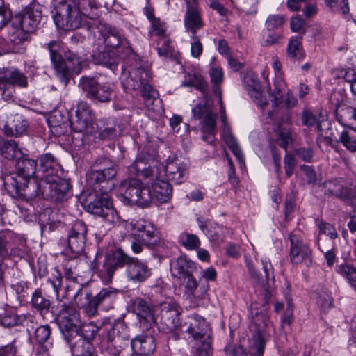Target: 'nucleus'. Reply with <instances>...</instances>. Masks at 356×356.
I'll list each match as a JSON object with an SVG mask.
<instances>
[{"mask_svg":"<svg viewBox=\"0 0 356 356\" xmlns=\"http://www.w3.org/2000/svg\"><path fill=\"white\" fill-rule=\"evenodd\" d=\"M116 173V166L106 158L97 160L87 173L88 183L95 193L86 198L84 207L88 212L102 218L110 227L116 225L120 219L108 195L115 187Z\"/></svg>","mask_w":356,"mask_h":356,"instance_id":"nucleus-1","label":"nucleus"},{"mask_svg":"<svg viewBox=\"0 0 356 356\" xmlns=\"http://www.w3.org/2000/svg\"><path fill=\"white\" fill-rule=\"evenodd\" d=\"M15 172L6 175L3 178L6 191L14 198L33 197V183H30V179L36 173V161L20 156L15 161Z\"/></svg>","mask_w":356,"mask_h":356,"instance_id":"nucleus-2","label":"nucleus"},{"mask_svg":"<svg viewBox=\"0 0 356 356\" xmlns=\"http://www.w3.org/2000/svg\"><path fill=\"white\" fill-rule=\"evenodd\" d=\"M121 79L127 92L140 89L146 107L154 112L162 111V101L157 97V92L149 83L151 76L147 68L136 63L131 66L127 76L125 72L123 73Z\"/></svg>","mask_w":356,"mask_h":356,"instance_id":"nucleus-3","label":"nucleus"},{"mask_svg":"<svg viewBox=\"0 0 356 356\" xmlns=\"http://www.w3.org/2000/svg\"><path fill=\"white\" fill-rule=\"evenodd\" d=\"M181 329L192 344L191 356H211L212 330L204 317L193 314L187 318Z\"/></svg>","mask_w":356,"mask_h":356,"instance_id":"nucleus-4","label":"nucleus"},{"mask_svg":"<svg viewBox=\"0 0 356 356\" xmlns=\"http://www.w3.org/2000/svg\"><path fill=\"white\" fill-rule=\"evenodd\" d=\"M45 46L49 51L51 61L58 78L66 86L72 72L79 74L81 72L82 59L71 51L65 49L59 42L51 41Z\"/></svg>","mask_w":356,"mask_h":356,"instance_id":"nucleus-5","label":"nucleus"},{"mask_svg":"<svg viewBox=\"0 0 356 356\" xmlns=\"http://www.w3.org/2000/svg\"><path fill=\"white\" fill-rule=\"evenodd\" d=\"M126 229L133 239L131 248L135 254L142 252L143 245L153 248L160 243V236L155 226L143 219L132 220L126 223Z\"/></svg>","mask_w":356,"mask_h":356,"instance_id":"nucleus-6","label":"nucleus"},{"mask_svg":"<svg viewBox=\"0 0 356 356\" xmlns=\"http://www.w3.org/2000/svg\"><path fill=\"white\" fill-rule=\"evenodd\" d=\"M53 17L56 26L65 31L87 26V17L80 11L74 0L56 1V12H53Z\"/></svg>","mask_w":356,"mask_h":356,"instance_id":"nucleus-7","label":"nucleus"},{"mask_svg":"<svg viewBox=\"0 0 356 356\" xmlns=\"http://www.w3.org/2000/svg\"><path fill=\"white\" fill-rule=\"evenodd\" d=\"M119 198L125 204H136L140 207H148L152 201L149 187L138 179H127L119 186Z\"/></svg>","mask_w":356,"mask_h":356,"instance_id":"nucleus-8","label":"nucleus"},{"mask_svg":"<svg viewBox=\"0 0 356 356\" xmlns=\"http://www.w3.org/2000/svg\"><path fill=\"white\" fill-rule=\"evenodd\" d=\"M33 188V196L41 195L44 199L58 203L67 200L70 184L67 180L59 175L48 177L38 182L34 181Z\"/></svg>","mask_w":356,"mask_h":356,"instance_id":"nucleus-9","label":"nucleus"},{"mask_svg":"<svg viewBox=\"0 0 356 356\" xmlns=\"http://www.w3.org/2000/svg\"><path fill=\"white\" fill-rule=\"evenodd\" d=\"M30 250L26 239L10 229L0 231V258L6 259L26 258Z\"/></svg>","mask_w":356,"mask_h":356,"instance_id":"nucleus-10","label":"nucleus"},{"mask_svg":"<svg viewBox=\"0 0 356 356\" xmlns=\"http://www.w3.org/2000/svg\"><path fill=\"white\" fill-rule=\"evenodd\" d=\"M104 327L93 322L82 323L79 330V337L73 341L70 348L73 356H97L92 342L97 333L103 332Z\"/></svg>","mask_w":356,"mask_h":356,"instance_id":"nucleus-11","label":"nucleus"},{"mask_svg":"<svg viewBox=\"0 0 356 356\" xmlns=\"http://www.w3.org/2000/svg\"><path fill=\"white\" fill-rule=\"evenodd\" d=\"M57 321L64 339L71 346L73 341L79 337V330L81 325L79 312L64 303L61 305Z\"/></svg>","mask_w":356,"mask_h":356,"instance_id":"nucleus-12","label":"nucleus"},{"mask_svg":"<svg viewBox=\"0 0 356 356\" xmlns=\"http://www.w3.org/2000/svg\"><path fill=\"white\" fill-rule=\"evenodd\" d=\"M103 336L107 340L106 351L111 356H119L129 341L127 328L122 323L105 324Z\"/></svg>","mask_w":356,"mask_h":356,"instance_id":"nucleus-13","label":"nucleus"},{"mask_svg":"<svg viewBox=\"0 0 356 356\" xmlns=\"http://www.w3.org/2000/svg\"><path fill=\"white\" fill-rule=\"evenodd\" d=\"M251 318L254 334L250 353L252 356H263L266 345V330L268 323V314L266 312L252 307Z\"/></svg>","mask_w":356,"mask_h":356,"instance_id":"nucleus-14","label":"nucleus"},{"mask_svg":"<svg viewBox=\"0 0 356 356\" xmlns=\"http://www.w3.org/2000/svg\"><path fill=\"white\" fill-rule=\"evenodd\" d=\"M15 86L26 88L27 76L15 68L0 70V94L6 101L11 100L15 93Z\"/></svg>","mask_w":356,"mask_h":356,"instance_id":"nucleus-15","label":"nucleus"},{"mask_svg":"<svg viewBox=\"0 0 356 356\" xmlns=\"http://www.w3.org/2000/svg\"><path fill=\"white\" fill-rule=\"evenodd\" d=\"M131 259L121 248L110 251L106 254L102 266L99 269L100 277L104 282L110 283L115 272L124 266L127 267Z\"/></svg>","mask_w":356,"mask_h":356,"instance_id":"nucleus-16","label":"nucleus"},{"mask_svg":"<svg viewBox=\"0 0 356 356\" xmlns=\"http://www.w3.org/2000/svg\"><path fill=\"white\" fill-rule=\"evenodd\" d=\"M131 259L121 248L110 251L106 254L102 266L99 269L100 277L104 282L110 283L115 272L124 266L127 267Z\"/></svg>","mask_w":356,"mask_h":356,"instance_id":"nucleus-17","label":"nucleus"},{"mask_svg":"<svg viewBox=\"0 0 356 356\" xmlns=\"http://www.w3.org/2000/svg\"><path fill=\"white\" fill-rule=\"evenodd\" d=\"M42 19V10L35 3H31L12 19L13 26L22 27L27 32L33 33Z\"/></svg>","mask_w":356,"mask_h":356,"instance_id":"nucleus-18","label":"nucleus"},{"mask_svg":"<svg viewBox=\"0 0 356 356\" xmlns=\"http://www.w3.org/2000/svg\"><path fill=\"white\" fill-rule=\"evenodd\" d=\"M291 243L290 260L293 264H299L305 263L309 266L312 263V250L309 246L302 240L298 232H293L289 234Z\"/></svg>","mask_w":356,"mask_h":356,"instance_id":"nucleus-19","label":"nucleus"},{"mask_svg":"<svg viewBox=\"0 0 356 356\" xmlns=\"http://www.w3.org/2000/svg\"><path fill=\"white\" fill-rule=\"evenodd\" d=\"M87 232V227L82 220H76L69 230L67 245L75 256H81L84 252Z\"/></svg>","mask_w":356,"mask_h":356,"instance_id":"nucleus-20","label":"nucleus"},{"mask_svg":"<svg viewBox=\"0 0 356 356\" xmlns=\"http://www.w3.org/2000/svg\"><path fill=\"white\" fill-rule=\"evenodd\" d=\"M204 98L203 104H198L192 109L193 117L195 120H202V131L213 134L216 129V114L212 111L208 95Z\"/></svg>","mask_w":356,"mask_h":356,"instance_id":"nucleus-21","label":"nucleus"},{"mask_svg":"<svg viewBox=\"0 0 356 356\" xmlns=\"http://www.w3.org/2000/svg\"><path fill=\"white\" fill-rule=\"evenodd\" d=\"M165 172L164 175L168 181H171L175 184H181L184 182L188 174V167L186 163L181 159L175 157L168 159L163 169L161 170V174Z\"/></svg>","mask_w":356,"mask_h":356,"instance_id":"nucleus-22","label":"nucleus"},{"mask_svg":"<svg viewBox=\"0 0 356 356\" xmlns=\"http://www.w3.org/2000/svg\"><path fill=\"white\" fill-rule=\"evenodd\" d=\"M161 324L168 332L174 331L181 325L179 316L181 307L175 302H164L161 304Z\"/></svg>","mask_w":356,"mask_h":356,"instance_id":"nucleus-23","label":"nucleus"},{"mask_svg":"<svg viewBox=\"0 0 356 356\" xmlns=\"http://www.w3.org/2000/svg\"><path fill=\"white\" fill-rule=\"evenodd\" d=\"M152 165L145 158L138 157L130 166V171L135 174L139 178L152 179L161 177V170L163 169V165L161 163H154Z\"/></svg>","mask_w":356,"mask_h":356,"instance_id":"nucleus-24","label":"nucleus"},{"mask_svg":"<svg viewBox=\"0 0 356 356\" xmlns=\"http://www.w3.org/2000/svg\"><path fill=\"white\" fill-rule=\"evenodd\" d=\"M92 111L89 104L80 102L76 106L74 118L70 121V127L75 132L82 133L86 131L92 120Z\"/></svg>","mask_w":356,"mask_h":356,"instance_id":"nucleus-25","label":"nucleus"},{"mask_svg":"<svg viewBox=\"0 0 356 356\" xmlns=\"http://www.w3.org/2000/svg\"><path fill=\"white\" fill-rule=\"evenodd\" d=\"M132 309L138 318L141 325L148 328L152 323H156L153 307L145 300L136 298L133 300Z\"/></svg>","mask_w":356,"mask_h":356,"instance_id":"nucleus-26","label":"nucleus"},{"mask_svg":"<svg viewBox=\"0 0 356 356\" xmlns=\"http://www.w3.org/2000/svg\"><path fill=\"white\" fill-rule=\"evenodd\" d=\"M151 269L147 264L132 257L126 268V275L133 282H143L151 276Z\"/></svg>","mask_w":356,"mask_h":356,"instance_id":"nucleus-27","label":"nucleus"},{"mask_svg":"<svg viewBox=\"0 0 356 356\" xmlns=\"http://www.w3.org/2000/svg\"><path fill=\"white\" fill-rule=\"evenodd\" d=\"M10 117L4 126V133L8 136H21L29 127V122L24 116L19 113H13L9 109Z\"/></svg>","mask_w":356,"mask_h":356,"instance_id":"nucleus-28","label":"nucleus"},{"mask_svg":"<svg viewBox=\"0 0 356 356\" xmlns=\"http://www.w3.org/2000/svg\"><path fill=\"white\" fill-rule=\"evenodd\" d=\"M40 168L38 173L37 178H40V180L46 179V178L51 177L53 176H59L60 165L58 163L56 157L50 154L46 153L40 156Z\"/></svg>","mask_w":356,"mask_h":356,"instance_id":"nucleus-29","label":"nucleus"},{"mask_svg":"<svg viewBox=\"0 0 356 356\" xmlns=\"http://www.w3.org/2000/svg\"><path fill=\"white\" fill-rule=\"evenodd\" d=\"M195 270V264L185 256L179 257L170 261L172 275L180 280H185L187 277L193 275Z\"/></svg>","mask_w":356,"mask_h":356,"instance_id":"nucleus-30","label":"nucleus"},{"mask_svg":"<svg viewBox=\"0 0 356 356\" xmlns=\"http://www.w3.org/2000/svg\"><path fill=\"white\" fill-rule=\"evenodd\" d=\"M131 348L135 354L147 356L154 352L156 348L154 337L151 334H141L131 340Z\"/></svg>","mask_w":356,"mask_h":356,"instance_id":"nucleus-31","label":"nucleus"},{"mask_svg":"<svg viewBox=\"0 0 356 356\" xmlns=\"http://www.w3.org/2000/svg\"><path fill=\"white\" fill-rule=\"evenodd\" d=\"M102 36L106 47L121 49L126 55H129L133 52L128 41L123 38L115 29L110 28Z\"/></svg>","mask_w":356,"mask_h":356,"instance_id":"nucleus-32","label":"nucleus"},{"mask_svg":"<svg viewBox=\"0 0 356 356\" xmlns=\"http://www.w3.org/2000/svg\"><path fill=\"white\" fill-rule=\"evenodd\" d=\"M243 83L249 95L252 100L260 107L263 108L266 104V99L263 95L259 81L254 74H248L243 78Z\"/></svg>","mask_w":356,"mask_h":356,"instance_id":"nucleus-33","label":"nucleus"},{"mask_svg":"<svg viewBox=\"0 0 356 356\" xmlns=\"http://www.w3.org/2000/svg\"><path fill=\"white\" fill-rule=\"evenodd\" d=\"M261 263L263 266V270L265 273L264 276L259 275L256 271L252 261H247V267L249 273L251 275L252 278L254 280L256 284L264 287L266 290L265 287L269 282L270 275H272V277L273 278V270L271 264L267 259L261 260Z\"/></svg>","mask_w":356,"mask_h":356,"instance_id":"nucleus-34","label":"nucleus"},{"mask_svg":"<svg viewBox=\"0 0 356 356\" xmlns=\"http://www.w3.org/2000/svg\"><path fill=\"white\" fill-rule=\"evenodd\" d=\"M163 177V175H161V177L154 178L152 187L157 200L161 203H165L172 197V186L168 181L164 180Z\"/></svg>","mask_w":356,"mask_h":356,"instance_id":"nucleus-35","label":"nucleus"},{"mask_svg":"<svg viewBox=\"0 0 356 356\" xmlns=\"http://www.w3.org/2000/svg\"><path fill=\"white\" fill-rule=\"evenodd\" d=\"M48 123L51 131L57 136L65 134L69 127V118L63 115L60 111H54L49 120Z\"/></svg>","mask_w":356,"mask_h":356,"instance_id":"nucleus-36","label":"nucleus"},{"mask_svg":"<svg viewBox=\"0 0 356 356\" xmlns=\"http://www.w3.org/2000/svg\"><path fill=\"white\" fill-rule=\"evenodd\" d=\"M95 60L99 65H102L112 71L115 72L120 61L114 49H105L95 55Z\"/></svg>","mask_w":356,"mask_h":356,"instance_id":"nucleus-37","label":"nucleus"},{"mask_svg":"<svg viewBox=\"0 0 356 356\" xmlns=\"http://www.w3.org/2000/svg\"><path fill=\"white\" fill-rule=\"evenodd\" d=\"M122 126L115 120H109L102 127H99L97 138L102 140H111L122 134Z\"/></svg>","mask_w":356,"mask_h":356,"instance_id":"nucleus-38","label":"nucleus"},{"mask_svg":"<svg viewBox=\"0 0 356 356\" xmlns=\"http://www.w3.org/2000/svg\"><path fill=\"white\" fill-rule=\"evenodd\" d=\"M204 25L200 10L186 11L184 17V26L186 31L195 35Z\"/></svg>","mask_w":356,"mask_h":356,"instance_id":"nucleus-39","label":"nucleus"},{"mask_svg":"<svg viewBox=\"0 0 356 356\" xmlns=\"http://www.w3.org/2000/svg\"><path fill=\"white\" fill-rule=\"evenodd\" d=\"M329 192L341 200L356 202V184H352L349 186L334 184L333 188L330 187Z\"/></svg>","mask_w":356,"mask_h":356,"instance_id":"nucleus-40","label":"nucleus"},{"mask_svg":"<svg viewBox=\"0 0 356 356\" xmlns=\"http://www.w3.org/2000/svg\"><path fill=\"white\" fill-rule=\"evenodd\" d=\"M0 154L6 159H15V161L22 154L17 144L13 140H0Z\"/></svg>","mask_w":356,"mask_h":356,"instance_id":"nucleus-41","label":"nucleus"},{"mask_svg":"<svg viewBox=\"0 0 356 356\" xmlns=\"http://www.w3.org/2000/svg\"><path fill=\"white\" fill-rule=\"evenodd\" d=\"M31 305L43 318H45V316L49 314L51 302L49 299L42 296L40 289L35 290L32 294Z\"/></svg>","mask_w":356,"mask_h":356,"instance_id":"nucleus-42","label":"nucleus"},{"mask_svg":"<svg viewBox=\"0 0 356 356\" xmlns=\"http://www.w3.org/2000/svg\"><path fill=\"white\" fill-rule=\"evenodd\" d=\"M184 285L185 293L196 299H203L207 293L208 285L198 287V284L193 275L187 277Z\"/></svg>","mask_w":356,"mask_h":356,"instance_id":"nucleus-43","label":"nucleus"},{"mask_svg":"<svg viewBox=\"0 0 356 356\" xmlns=\"http://www.w3.org/2000/svg\"><path fill=\"white\" fill-rule=\"evenodd\" d=\"M51 329L49 325H41L38 327L34 333V340L35 343L41 346V348L44 352H47L51 343L50 342V337Z\"/></svg>","mask_w":356,"mask_h":356,"instance_id":"nucleus-44","label":"nucleus"},{"mask_svg":"<svg viewBox=\"0 0 356 356\" xmlns=\"http://www.w3.org/2000/svg\"><path fill=\"white\" fill-rule=\"evenodd\" d=\"M117 296V291L112 288L102 289L94 296L97 304L104 309L113 307L112 302Z\"/></svg>","mask_w":356,"mask_h":356,"instance_id":"nucleus-45","label":"nucleus"},{"mask_svg":"<svg viewBox=\"0 0 356 356\" xmlns=\"http://www.w3.org/2000/svg\"><path fill=\"white\" fill-rule=\"evenodd\" d=\"M183 85L186 86H193L200 90L206 97L207 95L208 85L203 77L197 74H188L185 76Z\"/></svg>","mask_w":356,"mask_h":356,"instance_id":"nucleus-46","label":"nucleus"},{"mask_svg":"<svg viewBox=\"0 0 356 356\" xmlns=\"http://www.w3.org/2000/svg\"><path fill=\"white\" fill-rule=\"evenodd\" d=\"M100 85L97 79L92 76H83L79 84L82 90L86 92V97L90 99L95 95Z\"/></svg>","mask_w":356,"mask_h":356,"instance_id":"nucleus-47","label":"nucleus"},{"mask_svg":"<svg viewBox=\"0 0 356 356\" xmlns=\"http://www.w3.org/2000/svg\"><path fill=\"white\" fill-rule=\"evenodd\" d=\"M287 54L289 58L294 60H302L304 58L301 38H291L287 47Z\"/></svg>","mask_w":356,"mask_h":356,"instance_id":"nucleus-48","label":"nucleus"},{"mask_svg":"<svg viewBox=\"0 0 356 356\" xmlns=\"http://www.w3.org/2000/svg\"><path fill=\"white\" fill-rule=\"evenodd\" d=\"M25 320L24 316L17 315L14 311H6L1 317L3 326L10 327L21 325Z\"/></svg>","mask_w":356,"mask_h":356,"instance_id":"nucleus-49","label":"nucleus"},{"mask_svg":"<svg viewBox=\"0 0 356 356\" xmlns=\"http://www.w3.org/2000/svg\"><path fill=\"white\" fill-rule=\"evenodd\" d=\"M337 141L341 143L350 152H356V134L354 131H343Z\"/></svg>","mask_w":356,"mask_h":356,"instance_id":"nucleus-50","label":"nucleus"},{"mask_svg":"<svg viewBox=\"0 0 356 356\" xmlns=\"http://www.w3.org/2000/svg\"><path fill=\"white\" fill-rule=\"evenodd\" d=\"M113 92L111 84L104 83L100 85V87L95 92V95L91 99L100 102H108L111 100Z\"/></svg>","mask_w":356,"mask_h":356,"instance_id":"nucleus-51","label":"nucleus"},{"mask_svg":"<svg viewBox=\"0 0 356 356\" xmlns=\"http://www.w3.org/2000/svg\"><path fill=\"white\" fill-rule=\"evenodd\" d=\"M275 88L271 93V102L273 106H278L283 99V92L286 88V83L284 79H275L274 81Z\"/></svg>","mask_w":356,"mask_h":356,"instance_id":"nucleus-52","label":"nucleus"},{"mask_svg":"<svg viewBox=\"0 0 356 356\" xmlns=\"http://www.w3.org/2000/svg\"><path fill=\"white\" fill-rule=\"evenodd\" d=\"M86 302L83 305V312L88 317H93L97 315V309L99 305L97 304L94 296L90 293L86 294Z\"/></svg>","mask_w":356,"mask_h":356,"instance_id":"nucleus-53","label":"nucleus"},{"mask_svg":"<svg viewBox=\"0 0 356 356\" xmlns=\"http://www.w3.org/2000/svg\"><path fill=\"white\" fill-rule=\"evenodd\" d=\"M209 75L211 83L215 85L214 93L216 95L220 96L221 93L218 86L220 84L223 80V72L222 69L212 66L209 70Z\"/></svg>","mask_w":356,"mask_h":356,"instance_id":"nucleus-54","label":"nucleus"},{"mask_svg":"<svg viewBox=\"0 0 356 356\" xmlns=\"http://www.w3.org/2000/svg\"><path fill=\"white\" fill-rule=\"evenodd\" d=\"M15 31L10 34V40L14 44H20L29 40L31 32H27L22 27L14 26Z\"/></svg>","mask_w":356,"mask_h":356,"instance_id":"nucleus-55","label":"nucleus"},{"mask_svg":"<svg viewBox=\"0 0 356 356\" xmlns=\"http://www.w3.org/2000/svg\"><path fill=\"white\" fill-rule=\"evenodd\" d=\"M62 275L56 270H54V272L47 280V286H49L53 289L57 298H59V291L62 287Z\"/></svg>","mask_w":356,"mask_h":356,"instance_id":"nucleus-56","label":"nucleus"},{"mask_svg":"<svg viewBox=\"0 0 356 356\" xmlns=\"http://www.w3.org/2000/svg\"><path fill=\"white\" fill-rule=\"evenodd\" d=\"M332 298L328 290L322 289L318 293L317 303L321 306L323 311H326L332 307Z\"/></svg>","mask_w":356,"mask_h":356,"instance_id":"nucleus-57","label":"nucleus"},{"mask_svg":"<svg viewBox=\"0 0 356 356\" xmlns=\"http://www.w3.org/2000/svg\"><path fill=\"white\" fill-rule=\"evenodd\" d=\"M302 125L307 127L316 126L318 131H321V125L317 120L316 116L309 110L305 109L301 113Z\"/></svg>","mask_w":356,"mask_h":356,"instance_id":"nucleus-58","label":"nucleus"},{"mask_svg":"<svg viewBox=\"0 0 356 356\" xmlns=\"http://www.w3.org/2000/svg\"><path fill=\"white\" fill-rule=\"evenodd\" d=\"M156 49L159 56H167L171 51L170 47V40L168 36L163 35L156 38Z\"/></svg>","mask_w":356,"mask_h":356,"instance_id":"nucleus-59","label":"nucleus"},{"mask_svg":"<svg viewBox=\"0 0 356 356\" xmlns=\"http://www.w3.org/2000/svg\"><path fill=\"white\" fill-rule=\"evenodd\" d=\"M286 19L283 15H270L266 20V26L267 31H272L279 29L283 26Z\"/></svg>","mask_w":356,"mask_h":356,"instance_id":"nucleus-60","label":"nucleus"},{"mask_svg":"<svg viewBox=\"0 0 356 356\" xmlns=\"http://www.w3.org/2000/svg\"><path fill=\"white\" fill-rule=\"evenodd\" d=\"M181 243L187 249H196L200 245V242L197 236L191 234H183L180 236Z\"/></svg>","mask_w":356,"mask_h":356,"instance_id":"nucleus-61","label":"nucleus"},{"mask_svg":"<svg viewBox=\"0 0 356 356\" xmlns=\"http://www.w3.org/2000/svg\"><path fill=\"white\" fill-rule=\"evenodd\" d=\"M290 129L286 127H282L280 124L279 127V135L278 140H280V146L284 149L286 150L288 145L291 143L292 138L290 134Z\"/></svg>","mask_w":356,"mask_h":356,"instance_id":"nucleus-62","label":"nucleus"},{"mask_svg":"<svg viewBox=\"0 0 356 356\" xmlns=\"http://www.w3.org/2000/svg\"><path fill=\"white\" fill-rule=\"evenodd\" d=\"M225 140L232 153L235 155L237 160L240 163H243V156L240 147H238L236 140L231 135H226L225 136Z\"/></svg>","mask_w":356,"mask_h":356,"instance_id":"nucleus-63","label":"nucleus"},{"mask_svg":"<svg viewBox=\"0 0 356 356\" xmlns=\"http://www.w3.org/2000/svg\"><path fill=\"white\" fill-rule=\"evenodd\" d=\"M200 229L208 236L211 241L218 239V232L215 230L216 227H213L211 222H204L202 220L198 221Z\"/></svg>","mask_w":356,"mask_h":356,"instance_id":"nucleus-64","label":"nucleus"}]
</instances>
